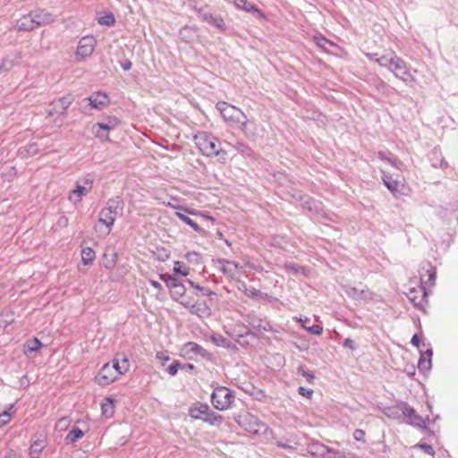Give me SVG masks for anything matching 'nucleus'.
<instances>
[{
    "instance_id": "nucleus-48",
    "label": "nucleus",
    "mask_w": 458,
    "mask_h": 458,
    "mask_svg": "<svg viewBox=\"0 0 458 458\" xmlns=\"http://www.w3.org/2000/svg\"><path fill=\"white\" fill-rule=\"evenodd\" d=\"M302 328L305 329L307 332H309L311 335H319L322 334L323 327L319 325H302Z\"/></svg>"
},
{
    "instance_id": "nucleus-39",
    "label": "nucleus",
    "mask_w": 458,
    "mask_h": 458,
    "mask_svg": "<svg viewBox=\"0 0 458 458\" xmlns=\"http://www.w3.org/2000/svg\"><path fill=\"white\" fill-rule=\"evenodd\" d=\"M186 289L182 283L179 284L174 289L170 291L171 297L173 300L178 301L185 294Z\"/></svg>"
},
{
    "instance_id": "nucleus-8",
    "label": "nucleus",
    "mask_w": 458,
    "mask_h": 458,
    "mask_svg": "<svg viewBox=\"0 0 458 458\" xmlns=\"http://www.w3.org/2000/svg\"><path fill=\"white\" fill-rule=\"evenodd\" d=\"M97 45V40L93 36H85L78 43L76 57L83 60L92 55Z\"/></svg>"
},
{
    "instance_id": "nucleus-27",
    "label": "nucleus",
    "mask_w": 458,
    "mask_h": 458,
    "mask_svg": "<svg viewBox=\"0 0 458 458\" xmlns=\"http://www.w3.org/2000/svg\"><path fill=\"white\" fill-rule=\"evenodd\" d=\"M39 151V146L37 142H31L25 147L20 148L19 155L21 157H33Z\"/></svg>"
},
{
    "instance_id": "nucleus-52",
    "label": "nucleus",
    "mask_w": 458,
    "mask_h": 458,
    "mask_svg": "<svg viewBox=\"0 0 458 458\" xmlns=\"http://www.w3.org/2000/svg\"><path fill=\"white\" fill-rule=\"evenodd\" d=\"M388 164L400 171H403L405 168V165L399 158L393 156L391 158H388Z\"/></svg>"
},
{
    "instance_id": "nucleus-40",
    "label": "nucleus",
    "mask_w": 458,
    "mask_h": 458,
    "mask_svg": "<svg viewBox=\"0 0 458 458\" xmlns=\"http://www.w3.org/2000/svg\"><path fill=\"white\" fill-rule=\"evenodd\" d=\"M297 373L305 377L307 382L310 384H312L315 379L314 372L309 369H305L302 366L298 368Z\"/></svg>"
},
{
    "instance_id": "nucleus-33",
    "label": "nucleus",
    "mask_w": 458,
    "mask_h": 458,
    "mask_svg": "<svg viewBox=\"0 0 458 458\" xmlns=\"http://www.w3.org/2000/svg\"><path fill=\"white\" fill-rule=\"evenodd\" d=\"M41 347L42 343L40 340L37 337H33L24 344V353L28 354L29 352H38Z\"/></svg>"
},
{
    "instance_id": "nucleus-18",
    "label": "nucleus",
    "mask_w": 458,
    "mask_h": 458,
    "mask_svg": "<svg viewBox=\"0 0 458 458\" xmlns=\"http://www.w3.org/2000/svg\"><path fill=\"white\" fill-rule=\"evenodd\" d=\"M209 406L207 403H196L189 408V415L193 420H200L203 421Z\"/></svg>"
},
{
    "instance_id": "nucleus-36",
    "label": "nucleus",
    "mask_w": 458,
    "mask_h": 458,
    "mask_svg": "<svg viewBox=\"0 0 458 458\" xmlns=\"http://www.w3.org/2000/svg\"><path fill=\"white\" fill-rule=\"evenodd\" d=\"M160 279L165 283L166 286L169 288L170 291L174 289V287H176L179 284L182 283L175 276L166 275V274H161Z\"/></svg>"
},
{
    "instance_id": "nucleus-21",
    "label": "nucleus",
    "mask_w": 458,
    "mask_h": 458,
    "mask_svg": "<svg viewBox=\"0 0 458 458\" xmlns=\"http://www.w3.org/2000/svg\"><path fill=\"white\" fill-rule=\"evenodd\" d=\"M183 350L187 354H193L201 358H207L209 355V352L206 349L194 342L186 343Z\"/></svg>"
},
{
    "instance_id": "nucleus-13",
    "label": "nucleus",
    "mask_w": 458,
    "mask_h": 458,
    "mask_svg": "<svg viewBox=\"0 0 458 458\" xmlns=\"http://www.w3.org/2000/svg\"><path fill=\"white\" fill-rule=\"evenodd\" d=\"M428 158L431 165L435 168H441L443 170H445L449 166V164L443 157L442 151L439 147H435L428 153Z\"/></svg>"
},
{
    "instance_id": "nucleus-31",
    "label": "nucleus",
    "mask_w": 458,
    "mask_h": 458,
    "mask_svg": "<svg viewBox=\"0 0 458 458\" xmlns=\"http://www.w3.org/2000/svg\"><path fill=\"white\" fill-rule=\"evenodd\" d=\"M84 436L83 430L78 427H73L64 437L66 444H73Z\"/></svg>"
},
{
    "instance_id": "nucleus-55",
    "label": "nucleus",
    "mask_w": 458,
    "mask_h": 458,
    "mask_svg": "<svg viewBox=\"0 0 458 458\" xmlns=\"http://www.w3.org/2000/svg\"><path fill=\"white\" fill-rule=\"evenodd\" d=\"M182 262L175 261L174 265V272L175 274H180L182 276H187L189 275V270L182 269Z\"/></svg>"
},
{
    "instance_id": "nucleus-54",
    "label": "nucleus",
    "mask_w": 458,
    "mask_h": 458,
    "mask_svg": "<svg viewBox=\"0 0 458 458\" xmlns=\"http://www.w3.org/2000/svg\"><path fill=\"white\" fill-rule=\"evenodd\" d=\"M103 413L108 412V410L110 409L111 411H113L114 409V400L110 397H106L104 400V403L101 405Z\"/></svg>"
},
{
    "instance_id": "nucleus-2",
    "label": "nucleus",
    "mask_w": 458,
    "mask_h": 458,
    "mask_svg": "<svg viewBox=\"0 0 458 458\" xmlns=\"http://www.w3.org/2000/svg\"><path fill=\"white\" fill-rule=\"evenodd\" d=\"M199 150L207 157H216L222 152L221 142L213 134L207 131H198L193 137Z\"/></svg>"
},
{
    "instance_id": "nucleus-49",
    "label": "nucleus",
    "mask_w": 458,
    "mask_h": 458,
    "mask_svg": "<svg viewBox=\"0 0 458 458\" xmlns=\"http://www.w3.org/2000/svg\"><path fill=\"white\" fill-rule=\"evenodd\" d=\"M284 268L286 271L291 272L293 275H298L300 272L305 270L303 267L298 266L294 263H286L284 265Z\"/></svg>"
},
{
    "instance_id": "nucleus-20",
    "label": "nucleus",
    "mask_w": 458,
    "mask_h": 458,
    "mask_svg": "<svg viewBox=\"0 0 458 458\" xmlns=\"http://www.w3.org/2000/svg\"><path fill=\"white\" fill-rule=\"evenodd\" d=\"M407 296L414 306H422L426 301V289L423 286H420L419 290L412 288L410 290Z\"/></svg>"
},
{
    "instance_id": "nucleus-61",
    "label": "nucleus",
    "mask_w": 458,
    "mask_h": 458,
    "mask_svg": "<svg viewBox=\"0 0 458 458\" xmlns=\"http://www.w3.org/2000/svg\"><path fill=\"white\" fill-rule=\"evenodd\" d=\"M298 393H299V394H301L308 399H311V397L313 395V390L310 389V388H306L304 386H300L298 388Z\"/></svg>"
},
{
    "instance_id": "nucleus-44",
    "label": "nucleus",
    "mask_w": 458,
    "mask_h": 458,
    "mask_svg": "<svg viewBox=\"0 0 458 458\" xmlns=\"http://www.w3.org/2000/svg\"><path fill=\"white\" fill-rule=\"evenodd\" d=\"M188 283L191 287L199 291L203 296L216 295V293L213 291H211L210 289L202 287V286L199 285L198 284H195L193 281H191L190 279L188 280Z\"/></svg>"
},
{
    "instance_id": "nucleus-15",
    "label": "nucleus",
    "mask_w": 458,
    "mask_h": 458,
    "mask_svg": "<svg viewBox=\"0 0 458 458\" xmlns=\"http://www.w3.org/2000/svg\"><path fill=\"white\" fill-rule=\"evenodd\" d=\"M421 284H434L436 280V268L429 262H425L420 269Z\"/></svg>"
},
{
    "instance_id": "nucleus-29",
    "label": "nucleus",
    "mask_w": 458,
    "mask_h": 458,
    "mask_svg": "<svg viewBox=\"0 0 458 458\" xmlns=\"http://www.w3.org/2000/svg\"><path fill=\"white\" fill-rule=\"evenodd\" d=\"M234 4L239 9H242L248 13H258L259 15L263 16V13L259 10V8L248 0H235Z\"/></svg>"
},
{
    "instance_id": "nucleus-41",
    "label": "nucleus",
    "mask_w": 458,
    "mask_h": 458,
    "mask_svg": "<svg viewBox=\"0 0 458 458\" xmlns=\"http://www.w3.org/2000/svg\"><path fill=\"white\" fill-rule=\"evenodd\" d=\"M393 59H394V53L388 56V55H382L378 58L376 59V62L382 67H386L387 68L388 70L390 69L391 67V63L393 62Z\"/></svg>"
},
{
    "instance_id": "nucleus-28",
    "label": "nucleus",
    "mask_w": 458,
    "mask_h": 458,
    "mask_svg": "<svg viewBox=\"0 0 458 458\" xmlns=\"http://www.w3.org/2000/svg\"><path fill=\"white\" fill-rule=\"evenodd\" d=\"M247 322L249 325L255 329L263 330V331H268L270 328V326L267 322H263L261 319L257 318L256 316L249 315L247 318Z\"/></svg>"
},
{
    "instance_id": "nucleus-63",
    "label": "nucleus",
    "mask_w": 458,
    "mask_h": 458,
    "mask_svg": "<svg viewBox=\"0 0 458 458\" xmlns=\"http://www.w3.org/2000/svg\"><path fill=\"white\" fill-rule=\"evenodd\" d=\"M365 432L362 429H355L353 432V437L358 442H364Z\"/></svg>"
},
{
    "instance_id": "nucleus-46",
    "label": "nucleus",
    "mask_w": 458,
    "mask_h": 458,
    "mask_svg": "<svg viewBox=\"0 0 458 458\" xmlns=\"http://www.w3.org/2000/svg\"><path fill=\"white\" fill-rule=\"evenodd\" d=\"M182 366V363L177 360H174L172 361V363L165 369V371L170 375V376H175L178 372L180 369V367Z\"/></svg>"
},
{
    "instance_id": "nucleus-3",
    "label": "nucleus",
    "mask_w": 458,
    "mask_h": 458,
    "mask_svg": "<svg viewBox=\"0 0 458 458\" xmlns=\"http://www.w3.org/2000/svg\"><path fill=\"white\" fill-rule=\"evenodd\" d=\"M123 209V201L119 196L109 199L106 207L101 209L98 223L106 226L107 233L111 232L116 217L122 214Z\"/></svg>"
},
{
    "instance_id": "nucleus-62",
    "label": "nucleus",
    "mask_w": 458,
    "mask_h": 458,
    "mask_svg": "<svg viewBox=\"0 0 458 458\" xmlns=\"http://www.w3.org/2000/svg\"><path fill=\"white\" fill-rule=\"evenodd\" d=\"M10 421V412L4 411L0 414V428L6 425Z\"/></svg>"
},
{
    "instance_id": "nucleus-11",
    "label": "nucleus",
    "mask_w": 458,
    "mask_h": 458,
    "mask_svg": "<svg viewBox=\"0 0 458 458\" xmlns=\"http://www.w3.org/2000/svg\"><path fill=\"white\" fill-rule=\"evenodd\" d=\"M118 376L117 373L114 374V370L110 367V363L107 362L100 369L95 379L99 386H104L114 382Z\"/></svg>"
},
{
    "instance_id": "nucleus-58",
    "label": "nucleus",
    "mask_w": 458,
    "mask_h": 458,
    "mask_svg": "<svg viewBox=\"0 0 458 458\" xmlns=\"http://www.w3.org/2000/svg\"><path fill=\"white\" fill-rule=\"evenodd\" d=\"M235 148L237 149L238 152L246 156H249L251 152V149L247 145L242 142H238L235 146Z\"/></svg>"
},
{
    "instance_id": "nucleus-47",
    "label": "nucleus",
    "mask_w": 458,
    "mask_h": 458,
    "mask_svg": "<svg viewBox=\"0 0 458 458\" xmlns=\"http://www.w3.org/2000/svg\"><path fill=\"white\" fill-rule=\"evenodd\" d=\"M314 39H315L317 45L319 47L323 48V49H327V46H333L334 45L330 40H328L327 38H326L322 35L315 36Z\"/></svg>"
},
{
    "instance_id": "nucleus-23",
    "label": "nucleus",
    "mask_w": 458,
    "mask_h": 458,
    "mask_svg": "<svg viewBox=\"0 0 458 458\" xmlns=\"http://www.w3.org/2000/svg\"><path fill=\"white\" fill-rule=\"evenodd\" d=\"M120 123V120L114 116L108 117L105 122L97 123L93 125V130L98 128L104 131L109 133L110 131L114 130Z\"/></svg>"
},
{
    "instance_id": "nucleus-25",
    "label": "nucleus",
    "mask_w": 458,
    "mask_h": 458,
    "mask_svg": "<svg viewBox=\"0 0 458 458\" xmlns=\"http://www.w3.org/2000/svg\"><path fill=\"white\" fill-rule=\"evenodd\" d=\"M175 216L183 223L190 225L195 232L200 233L201 235L206 234V231L200 227L195 221H193L191 217L186 216L183 213L176 212Z\"/></svg>"
},
{
    "instance_id": "nucleus-51",
    "label": "nucleus",
    "mask_w": 458,
    "mask_h": 458,
    "mask_svg": "<svg viewBox=\"0 0 458 458\" xmlns=\"http://www.w3.org/2000/svg\"><path fill=\"white\" fill-rule=\"evenodd\" d=\"M399 411H400V409L396 405L395 407H386V408H385L384 409V413L388 418L395 419V418L399 417Z\"/></svg>"
},
{
    "instance_id": "nucleus-43",
    "label": "nucleus",
    "mask_w": 458,
    "mask_h": 458,
    "mask_svg": "<svg viewBox=\"0 0 458 458\" xmlns=\"http://www.w3.org/2000/svg\"><path fill=\"white\" fill-rule=\"evenodd\" d=\"M328 454H332L334 458H359L356 454L351 452L340 451L332 448V452H328Z\"/></svg>"
},
{
    "instance_id": "nucleus-30",
    "label": "nucleus",
    "mask_w": 458,
    "mask_h": 458,
    "mask_svg": "<svg viewBox=\"0 0 458 458\" xmlns=\"http://www.w3.org/2000/svg\"><path fill=\"white\" fill-rule=\"evenodd\" d=\"M382 181L386 187L393 193L398 192L399 182L393 179V177L386 173H383Z\"/></svg>"
},
{
    "instance_id": "nucleus-12",
    "label": "nucleus",
    "mask_w": 458,
    "mask_h": 458,
    "mask_svg": "<svg viewBox=\"0 0 458 458\" xmlns=\"http://www.w3.org/2000/svg\"><path fill=\"white\" fill-rule=\"evenodd\" d=\"M30 16L33 19L35 28L47 25L55 21L54 15L42 9L30 11Z\"/></svg>"
},
{
    "instance_id": "nucleus-7",
    "label": "nucleus",
    "mask_w": 458,
    "mask_h": 458,
    "mask_svg": "<svg viewBox=\"0 0 458 458\" xmlns=\"http://www.w3.org/2000/svg\"><path fill=\"white\" fill-rule=\"evenodd\" d=\"M396 78L406 84L415 81V78L411 74L406 63L394 53V59L389 69Z\"/></svg>"
},
{
    "instance_id": "nucleus-64",
    "label": "nucleus",
    "mask_w": 458,
    "mask_h": 458,
    "mask_svg": "<svg viewBox=\"0 0 458 458\" xmlns=\"http://www.w3.org/2000/svg\"><path fill=\"white\" fill-rule=\"evenodd\" d=\"M93 131L95 132L96 137H98L101 140H109V137H108L109 133L107 131H104L98 128L93 130Z\"/></svg>"
},
{
    "instance_id": "nucleus-56",
    "label": "nucleus",
    "mask_w": 458,
    "mask_h": 458,
    "mask_svg": "<svg viewBox=\"0 0 458 458\" xmlns=\"http://www.w3.org/2000/svg\"><path fill=\"white\" fill-rule=\"evenodd\" d=\"M375 86L377 90L382 91L384 93L388 92L393 89L392 87H390L387 83H386L382 80H378Z\"/></svg>"
},
{
    "instance_id": "nucleus-42",
    "label": "nucleus",
    "mask_w": 458,
    "mask_h": 458,
    "mask_svg": "<svg viewBox=\"0 0 458 458\" xmlns=\"http://www.w3.org/2000/svg\"><path fill=\"white\" fill-rule=\"evenodd\" d=\"M242 286H244V293L249 297L257 299L263 295V293L259 290H257L256 288H254L252 286L248 287L245 283H242Z\"/></svg>"
},
{
    "instance_id": "nucleus-6",
    "label": "nucleus",
    "mask_w": 458,
    "mask_h": 458,
    "mask_svg": "<svg viewBox=\"0 0 458 458\" xmlns=\"http://www.w3.org/2000/svg\"><path fill=\"white\" fill-rule=\"evenodd\" d=\"M234 420L241 428L253 435H257L262 429L267 428V425L259 420L258 417L247 411L238 414Z\"/></svg>"
},
{
    "instance_id": "nucleus-57",
    "label": "nucleus",
    "mask_w": 458,
    "mask_h": 458,
    "mask_svg": "<svg viewBox=\"0 0 458 458\" xmlns=\"http://www.w3.org/2000/svg\"><path fill=\"white\" fill-rule=\"evenodd\" d=\"M416 447H418L419 449L424 451L428 454H430V455H434L435 454V451L433 449V446L431 445H429V444L420 443V444H418L416 445Z\"/></svg>"
},
{
    "instance_id": "nucleus-60",
    "label": "nucleus",
    "mask_w": 458,
    "mask_h": 458,
    "mask_svg": "<svg viewBox=\"0 0 458 458\" xmlns=\"http://www.w3.org/2000/svg\"><path fill=\"white\" fill-rule=\"evenodd\" d=\"M226 333L233 339L239 340L240 338H244L243 330H238L236 327L232 329V331H226Z\"/></svg>"
},
{
    "instance_id": "nucleus-37",
    "label": "nucleus",
    "mask_w": 458,
    "mask_h": 458,
    "mask_svg": "<svg viewBox=\"0 0 458 458\" xmlns=\"http://www.w3.org/2000/svg\"><path fill=\"white\" fill-rule=\"evenodd\" d=\"M95 257V251L91 248H84L81 250V261L84 265L91 264Z\"/></svg>"
},
{
    "instance_id": "nucleus-34",
    "label": "nucleus",
    "mask_w": 458,
    "mask_h": 458,
    "mask_svg": "<svg viewBox=\"0 0 458 458\" xmlns=\"http://www.w3.org/2000/svg\"><path fill=\"white\" fill-rule=\"evenodd\" d=\"M45 447L44 440H35L34 443L30 447V458H38L39 454Z\"/></svg>"
},
{
    "instance_id": "nucleus-1",
    "label": "nucleus",
    "mask_w": 458,
    "mask_h": 458,
    "mask_svg": "<svg viewBox=\"0 0 458 458\" xmlns=\"http://www.w3.org/2000/svg\"><path fill=\"white\" fill-rule=\"evenodd\" d=\"M216 107L230 127L239 128L243 131L247 130L249 120L240 108L225 101L217 102Z\"/></svg>"
},
{
    "instance_id": "nucleus-53",
    "label": "nucleus",
    "mask_w": 458,
    "mask_h": 458,
    "mask_svg": "<svg viewBox=\"0 0 458 458\" xmlns=\"http://www.w3.org/2000/svg\"><path fill=\"white\" fill-rule=\"evenodd\" d=\"M175 208H178V209L183 210L184 212H186L188 214L199 215V216H203V217H205V218H207L208 220H211V221L214 220L213 216H210L206 215V214L201 213V212H197V211L191 210V209H190L188 208H185V207H182V206H177Z\"/></svg>"
},
{
    "instance_id": "nucleus-19",
    "label": "nucleus",
    "mask_w": 458,
    "mask_h": 458,
    "mask_svg": "<svg viewBox=\"0 0 458 458\" xmlns=\"http://www.w3.org/2000/svg\"><path fill=\"white\" fill-rule=\"evenodd\" d=\"M86 100L89 101L91 107L100 110L108 103L109 98L106 93L97 92L87 98Z\"/></svg>"
},
{
    "instance_id": "nucleus-17",
    "label": "nucleus",
    "mask_w": 458,
    "mask_h": 458,
    "mask_svg": "<svg viewBox=\"0 0 458 458\" xmlns=\"http://www.w3.org/2000/svg\"><path fill=\"white\" fill-rule=\"evenodd\" d=\"M21 58V53L20 51H15L8 54L5 57L2 59L0 63V74L10 71L18 64V61Z\"/></svg>"
},
{
    "instance_id": "nucleus-59",
    "label": "nucleus",
    "mask_w": 458,
    "mask_h": 458,
    "mask_svg": "<svg viewBox=\"0 0 458 458\" xmlns=\"http://www.w3.org/2000/svg\"><path fill=\"white\" fill-rule=\"evenodd\" d=\"M303 207L310 211H317L318 210V207L316 205V201L311 199V198H308L304 202H303Z\"/></svg>"
},
{
    "instance_id": "nucleus-16",
    "label": "nucleus",
    "mask_w": 458,
    "mask_h": 458,
    "mask_svg": "<svg viewBox=\"0 0 458 458\" xmlns=\"http://www.w3.org/2000/svg\"><path fill=\"white\" fill-rule=\"evenodd\" d=\"M306 450L312 457L319 458H325L326 454H328V452H332V448L328 447L327 445L318 441H312L309 443L307 445Z\"/></svg>"
},
{
    "instance_id": "nucleus-9",
    "label": "nucleus",
    "mask_w": 458,
    "mask_h": 458,
    "mask_svg": "<svg viewBox=\"0 0 458 458\" xmlns=\"http://www.w3.org/2000/svg\"><path fill=\"white\" fill-rule=\"evenodd\" d=\"M73 97L71 94L59 98L57 99L53 100L48 109L47 110V114L48 116H52L54 114H63L69 108V106L73 102Z\"/></svg>"
},
{
    "instance_id": "nucleus-38",
    "label": "nucleus",
    "mask_w": 458,
    "mask_h": 458,
    "mask_svg": "<svg viewBox=\"0 0 458 458\" xmlns=\"http://www.w3.org/2000/svg\"><path fill=\"white\" fill-rule=\"evenodd\" d=\"M100 25L112 27L115 24V17L112 13H106L98 19Z\"/></svg>"
},
{
    "instance_id": "nucleus-4",
    "label": "nucleus",
    "mask_w": 458,
    "mask_h": 458,
    "mask_svg": "<svg viewBox=\"0 0 458 458\" xmlns=\"http://www.w3.org/2000/svg\"><path fill=\"white\" fill-rule=\"evenodd\" d=\"M397 407L405 418V422L418 428H427V422H429V416L422 418L417 413L415 409L410 406L406 402L398 401Z\"/></svg>"
},
{
    "instance_id": "nucleus-32",
    "label": "nucleus",
    "mask_w": 458,
    "mask_h": 458,
    "mask_svg": "<svg viewBox=\"0 0 458 458\" xmlns=\"http://www.w3.org/2000/svg\"><path fill=\"white\" fill-rule=\"evenodd\" d=\"M114 358L120 365V374L124 375L130 369L129 358L125 353H116Z\"/></svg>"
},
{
    "instance_id": "nucleus-14",
    "label": "nucleus",
    "mask_w": 458,
    "mask_h": 458,
    "mask_svg": "<svg viewBox=\"0 0 458 458\" xmlns=\"http://www.w3.org/2000/svg\"><path fill=\"white\" fill-rule=\"evenodd\" d=\"M423 346H429L430 344H426L425 343L422 344ZM432 356H433V350L431 347H428L425 352L420 351V356L418 361V369L420 372L426 373L428 372L431 369V363H432Z\"/></svg>"
},
{
    "instance_id": "nucleus-22",
    "label": "nucleus",
    "mask_w": 458,
    "mask_h": 458,
    "mask_svg": "<svg viewBox=\"0 0 458 458\" xmlns=\"http://www.w3.org/2000/svg\"><path fill=\"white\" fill-rule=\"evenodd\" d=\"M15 29L18 31H30L36 29L30 12L17 20Z\"/></svg>"
},
{
    "instance_id": "nucleus-35",
    "label": "nucleus",
    "mask_w": 458,
    "mask_h": 458,
    "mask_svg": "<svg viewBox=\"0 0 458 458\" xmlns=\"http://www.w3.org/2000/svg\"><path fill=\"white\" fill-rule=\"evenodd\" d=\"M210 339L216 346L224 348L231 347V342L220 334H213L210 336Z\"/></svg>"
},
{
    "instance_id": "nucleus-45",
    "label": "nucleus",
    "mask_w": 458,
    "mask_h": 458,
    "mask_svg": "<svg viewBox=\"0 0 458 458\" xmlns=\"http://www.w3.org/2000/svg\"><path fill=\"white\" fill-rule=\"evenodd\" d=\"M186 259L192 264L201 263V255L196 251H189L185 255Z\"/></svg>"
},
{
    "instance_id": "nucleus-26",
    "label": "nucleus",
    "mask_w": 458,
    "mask_h": 458,
    "mask_svg": "<svg viewBox=\"0 0 458 458\" xmlns=\"http://www.w3.org/2000/svg\"><path fill=\"white\" fill-rule=\"evenodd\" d=\"M344 292L353 300H361L366 298L365 290L351 285H344Z\"/></svg>"
},
{
    "instance_id": "nucleus-24",
    "label": "nucleus",
    "mask_w": 458,
    "mask_h": 458,
    "mask_svg": "<svg viewBox=\"0 0 458 458\" xmlns=\"http://www.w3.org/2000/svg\"><path fill=\"white\" fill-rule=\"evenodd\" d=\"M203 421L211 426L220 427L224 421V418L219 413L215 412L208 408V411L205 418H203Z\"/></svg>"
},
{
    "instance_id": "nucleus-5",
    "label": "nucleus",
    "mask_w": 458,
    "mask_h": 458,
    "mask_svg": "<svg viewBox=\"0 0 458 458\" xmlns=\"http://www.w3.org/2000/svg\"><path fill=\"white\" fill-rule=\"evenodd\" d=\"M234 401L233 392L225 386H217L211 394V403L216 410L230 408Z\"/></svg>"
},
{
    "instance_id": "nucleus-10",
    "label": "nucleus",
    "mask_w": 458,
    "mask_h": 458,
    "mask_svg": "<svg viewBox=\"0 0 458 458\" xmlns=\"http://www.w3.org/2000/svg\"><path fill=\"white\" fill-rule=\"evenodd\" d=\"M83 184L76 182L75 188L70 191L69 199L73 203H80L82 197L86 196L92 189L93 180L87 177L83 179Z\"/></svg>"
},
{
    "instance_id": "nucleus-50",
    "label": "nucleus",
    "mask_w": 458,
    "mask_h": 458,
    "mask_svg": "<svg viewBox=\"0 0 458 458\" xmlns=\"http://www.w3.org/2000/svg\"><path fill=\"white\" fill-rule=\"evenodd\" d=\"M209 23L213 24L216 28H218L221 30H225V25L224 22V20L220 16H210V20L208 21Z\"/></svg>"
}]
</instances>
